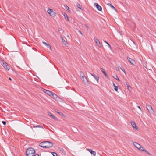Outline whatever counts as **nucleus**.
Here are the masks:
<instances>
[{"label": "nucleus", "instance_id": "nucleus-1", "mask_svg": "<svg viewBox=\"0 0 156 156\" xmlns=\"http://www.w3.org/2000/svg\"><path fill=\"white\" fill-rule=\"evenodd\" d=\"M39 146L44 148H50L53 147V143L50 141H44L41 143Z\"/></svg>", "mask_w": 156, "mask_h": 156}, {"label": "nucleus", "instance_id": "nucleus-2", "mask_svg": "<svg viewBox=\"0 0 156 156\" xmlns=\"http://www.w3.org/2000/svg\"><path fill=\"white\" fill-rule=\"evenodd\" d=\"M35 152V150L32 147L27 149L26 151L27 156H33Z\"/></svg>", "mask_w": 156, "mask_h": 156}, {"label": "nucleus", "instance_id": "nucleus-3", "mask_svg": "<svg viewBox=\"0 0 156 156\" xmlns=\"http://www.w3.org/2000/svg\"><path fill=\"white\" fill-rule=\"evenodd\" d=\"M146 108L147 109L150 113L153 114L154 112V110L152 107L150 105H146Z\"/></svg>", "mask_w": 156, "mask_h": 156}, {"label": "nucleus", "instance_id": "nucleus-4", "mask_svg": "<svg viewBox=\"0 0 156 156\" xmlns=\"http://www.w3.org/2000/svg\"><path fill=\"white\" fill-rule=\"evenodd\" d=\"M1 64L6 69L9 70V66L8 64L4 61H2L1 62Z\"/></svg>", "mask_w": 156, "mask_h": 156}, {"label": "nucleus", "instance_id": "nucleus-5", "mask_svg": "<svg viewBox=\"0 0 156 156\" xmlns=\"http://www.w3.org/2000/svg\"><path fill=\"white\" fill-rule=\"evenodd\" d=\"M47 12L52 17H54L55 16V13L51 9H49L48 10Z\"/></svg>", "mask_w": 156, "mask_h": 156}, {"label": "nucleus", "instance_id": "nucleus-6", "mask_svg": "<svg viewBox=\"0 0 156 156\" xmlns=\"http://www.w3.org/2000/svg\"><path fill=\"white\" fill-rule=\"evenodd\" d=\"M94 41L96 43V44L97 45L98 47L100 48L101 47V43L99 41L98 39L96 37H95L94 38Z\"/></svg>", "mask_w": 156, "mask_h": 156}, {"label": "nucleus", "instance_id": "nucleus-7", "mask_svg": "<svg viewBox=\"0 0 156 156\" xmlns=\"http://www.w3.org/2000/svg\"><path fill=\"white\" fill-rule=\"evenodd\" d=\"M41 90L44 92L46 93L47 95H48L50 96H51V94H52V92L51 91L46 90L45 89H44L43 88H42Z\"/></svg>", "mask_w": 156, "mask_h": 156}, {"label": "nucleus", "instance_id": "nucleus-8", "mask_svg": "<svg viewBox=\"0 0 156 156\" xmlns=\"http://www.w3.org/2000/svg\"><path fill=\"white\" fill-rule=\"evenodd\" d=\"M127 59L128 61L131 63L132 64L134 65L135 64V61L133 59H132L129 57H127Z\"/></svg>", "mask_w": 156, "mask_h": 156}, {"label": "nucleus", "instance_id": "nucleus-9", "mask_svg": "<svg viewBox=\"0 0 156 156\" xmlns=\"http://www.w3.org/2000/svg\"><path fill=\"white\" fill-rule=\"evenodd\" d=\"M91 75L95 79L98 83L99 78L98 76L95 75L93 73H91Z\"/></svg>", "mask_w": 156, "mask_h": 156}, {"label": "nucleus", "instance_id": "nucleus-10", "mask_svg": "<svg viewBox=\"0 0 156 156\" xmlns=\"http://www.w3.org/2000/svg\"><path fill=\"white\" fill-rule=\"evenodd\" d=\"M133 144L134 146L138 149H140V148H141V146L138 143L134 142L133 143Z\"/></svg>", "mask_w": 156, "mask_h": 156}, {"label": "nucleus", "instance_id": "nucleus-11", "mask_svg": "<svg viewBox=\"0 0 156 156\" xmlns=\"http://www.w3.org/2000/svg\"><path fill=\"white\" fill-rule=\"evenodd\" d=\"M94 6L96 7L98 10L100 11L102 10V7L97 3H95L94 4Z\"/></svg>", "mask_w": 156, "mask_h": 156}, {"label": "nucleus", "instance_id": "nucleus-12", "mask_svg": "<svg viewBox=\"0 0 156 156\" xmlns=\"http://www.w3.org/2000/svg\"><path fill=\"white\" fill-rule=\"evenodd\" d=\"M83 82L85 84L87 83H88L86 77L85 76H83L81 77Z\"/></svg>", "mask_w": 156, "mask_h": 156}, {"label": "nucleus", "instance_id": "nucleus-13", "mask_svg": "<svg viewBox=\"0 0 156 156\" xmlns=\"http://www.w3.org/2000/svg\"><path fill=\"white\" fill-rule=\"evenodd\" d=\"M87 150L91 154L94 155V156H95L96 153L95 151H92L91 149H87Z\"/></svg>", "mask_w": 156, "mask_h": 156}, {"label": "nucleus", "instance_id": "nucleus-14", "mask_svg": "<svg viewBox=\"0 0 156 156\" xmlns=\"http://www.w3.org/2000/svg\"><path fill=\"white\" fill-rule=\"evenodd\" d=\"M58 150L62 153V155H65L66 154V152L64 150V149L61 147H59L58 148Z\"/></svg>", "mask_w": 156, "mask_h": 156}, {"label": "nucleus", "instance_id": "nucleus-15", "mask_svg": "<svg viewBox=\"0 0 156 156\" xmlns=\"http://www.w3.org/2000/svg\"><path fill=\"white\" fill-rule=\"evenodd\" d=\"M131 123L132 126V127L134 128H136L137 127L136 125L134 122L133 121H131Z\"/></svg>", "mask_w": 156, "mask_h": 156}, {"label": "nucleus", "instance_id": "nucleus-16", "mask_svg": "<svg viewBox=\"0 0 156 156\" xmlns=\"http://www.w3.org/2000/svg\"><path fill=\"white\" fill-rule=\"evenodd\" d=\"M60 37H61V39H62V41L63 43L66 46V44H68L67 42L65 41V40L64 39L63 37L62 36H60Z\"/></svg>", "mask_w": 156, "mask_h": 156}, {"label": "nucleus", "instance_id": "nucleus-17", "mask_svg": "<svg viewBox=\"0 0 156 156\" xmlns=\"http://www.w3.org/2000/svg\"><path fill=\"white\" fill-rule=\"evenodd\" d=\"M100 70H101V71L104 73V74L105 75V76H107L105 71V70L104 69H103L102 68H101Z\"/></svg>", "mask_w": 156, "mask_h": 156}, {"label": "nucleus", "instance_id": "nucleus-18", "mask_svg": "<svg viewBox=\"0 0 156 156\" xmlns=\"http://www.w3.org/2000/svg\"><path fill=\"white\" fill-rule=\"evenodd\" d=\"M51 97H53L54 98H57V96L55 94H53L52 93V94H51Z\"/></svg>", "mask_w": 156, "mask_h": 156}, {"label": "nucleus", "instance_id": "nucleus-19", "mask_svg": "<svg viewBox=\"0 0 156 156\" xmlns=\"http://www.w3.org/2000/svg\"><path fill=\"white\" fill-rule=\"evenodd\" d=\"M64 13V16L65 19L66 20H67L68 21H69V18L67 14L65 13Z\"/></svg>", "mask_w": 156, "mask_h": 156}, {"label": "nucleus", "instance_id": "nucleus-20", "mask_svg": "<svg viewBox=\"0 0 156 156\" xmlns=\"http://www.w3.org/2000/svg\"><path fill=\"white\" fill-rule=\"evenodd\" d=\"M76 5L78 8L81 9L82 10H83L82 9V6L79 4L77 3L76 4Z\"/></svg>", "mask_w": 156, "mask_h": 156}, {"label": "nucleus", "instance_id": "nucleus-21", "mask_svg": "<svg viewBox=\"0 0 156 156\" xmlns=\"http://www.w3.org/2000/svg\"><path fill=\"white\" fill-rule=\"evenodd\" d=\"M108 5L109 6H111V7L114 10H116V9L110 3H109L108 4Z\"/></svg>", "mask_w": 156, "mask_h": 156}, {"label": "nucleus", "instance_id": "nucleus-22", "mask_svg": "<svg viewBox=\"0 0 156 156\" xmlns=\"http://www.w3.org/2000/svg\"><path fill=\"white\" fill-rule=\"evenodd\" d=\"M115 79H116V80H117L118 81H120V80L119 79V78L117 76V75H115L113 77Z\"/></svg>", "mask_w": 156, "mask_h": 156}, {"label": "nucleus", "instance_id": "nucleus-23", "mask_svg": "<svg viewBox=\"0 0 156 156\" xmlns=\"http://www.w3.org/2000/svg\"><path fill=\"white\" fill-rule=\"evenodd\" d=\"M56 112H57V113H58V114H59L60 115H64L62 113V112H58V110H57V111H55Z\"/></svg>", "mask_w": 156, "mask_h": 156}, {"label": "nucleus", "instance_id": "nucleus-24", "mask_svg": "<svg viewBox=\"0 0 156 156\" xmlns=\"http://www.w3.org/2000/svg\"><path fill=\"white\" fill-rule=\"evenodd\" d=\"M80 76L81 77H82V76H85L83 73V72H82V71H81L80 72Z\"/></svg>", "mask_w": 156, "mask_h": 156}, {"label": "nucleus", "instance_id": "nucleus-25", "mask_svg": "<svg viewBox=\"0 0 156 156\" xmlns=\"http://www.w3.org/2000/svg\"><path fill=\"white\" fill-rule=\"evenodd\" d=\"M34 128H37V127H39L41 128H43V127L42 126H40V125H37L36 126H34Z\"/></svg>", "mask_w": 156, "mask_h": 156}, {"label": "nucleus", "instance_id": "nucleus-26", "mask_svg": "<svg viewBox=\"0 0 156 156\" xmlns=\"http://www.w3.org/2000/svg\"><path fill=\"white\" fill-rule=\"evenodd\" d=\"M138 149L139 150H140V151H144L146 150L145 149H144L143 147L141 146V148H140V149Z\"/></svg>", "mask_w": 156, "mask_h": 156}, {"label": "nucleus", "instance_id": "nucleus-27", "mask_svg": "<svg viewBox=\"0 0 156 156\" xmlns=\"http://www.w3.org/2000/svg\"><path fill=\"white\" fill-rule=\"evenodd\" d=\"M120 69H121V70L125 73H126V72L125 71V70L124 69L122 68V66H121V67H120Z\"/></svg>", "mask_w": 156, "mask_h": 156}, {"label": "nucleus", "instance_id": "nucleus-28", "mask_svg": "<svg viewBox=\"0 0 156 156\" xmlns=\"http://www.w3.org/2000/svg\"><path fill=\"white\" fill-rule=\"evenodd\" d=\"M46 46H47V48H50L51 50V47L48 44Z\"/></svg>", "mask_w": 156, "mask_h": 156}, {"label": "nucleus", "instance_id": "nucleus-29", "mask_svg": "<svg viewBox=\"0 0 156 156\" xmlns=\"http://www.w3.org/2000/svg\"><path fill=\"white\" fill-rule=\"evenodd\" d=\"M126 84L127 86V88L128 89H129V88L130 87L129 85L128 84V83L127 82H126Z\"/></svg>", "mask_w": 156, "mask_h": 156}, {"label": "nucleus", "instance_id": "nucleus-30", "mask_svg": "<svg viewBox=\"0 0 156 156\" xmlns=\"http://www.w3.org/2000/svg\"><path fill=\"white\" fill-rule=\"evenodd\" d=\"M65 7L66 9L67 10H69V7H68L67 5H65Z\"/></svg>", "mask_w": 156, "mask_h": 156}, {"label": "nucleus", "instance_id": "nucleus-31", "mask_svg": "<svg viewBox=\"0 0 156 156\" xmlns=\"http://www.w3.org/2000/svg\"><path fill=\"white\" fill-rule=\"evenodd\" d=\"M52 154L53 155V156H58L57 153L55 152H53Z\"/></svg>", "mask_w": 156, "mask_h": 156}, {"label": "nucleus", "instance_id": "nucleus-32", "mask_svg": "<svg viewBox=\"0 0 156 156\" xmlns=\"http://www.w3.org/2000/svg\"><path fill=\"white\" fill-rule=\"evenodd\" d=\"M114 89H115V90L116 91H117V90H118V87L117 86H116V87H115Z\"/></svg>", "mask_w": 156, "mask_h": 156}, {"label": "nucleus", "instance_id": "nucleus-33", "mask_svg": "<svg viewBox=\"0 0 156 156\" xmlns=\"http://www.w3.org/2000/svg\"><path fill=\"white\" fill-rule=\"evenodd\" d=\"M2 122L4 125H6V122H5L4 121H2Z\"/></svg>", "mask_w": 156, "mask_h": 156}, {"label": "nucleus", "instance_id": "nucleus-34", "mask_svg": "<svg viewBox=\"0 0 156 156\" xmlns=\"http://www.w3.org/2000/svg\"><path fill=\"white\" fill-rule=\"evenodd\" d=\"M147 154H149V152L147 150H145V151H144Z\"/></svg>", "mask_w": 156, "mask_h": 156}, {"label": "nucleus", "instance_id": "nucleus-35", "mask_svg": "<svg viewBox=\"0 0 156 156\" xmlns=\"http://www.w3.org/2000/svg\"><path fill=\"white\" fill-rule=\"evenodd\" d=\"M104 42L105 43H106L107 44H108V45H109V43H108L107 42V41H105V40H104Z\"/></svg>", "mask_w": 156, "mask_h": 156}, {"label": "nucleus", "instance_id": "nucleus-36", "mask_svg": "<svg viewBox=\"0 0 156 156\" xmlns=\"http://www.w3.org/2000/svg\"><path fill=\"white\" fill-rule=\"evenodd\" d=\"M52 117L54 119H56V118L54 116V115H52Z\"/></svg>", "mask_w": 156, "mask_h": 156}, {"label": "nucleus", "instance_id": "nucleus-37", "mask_svg": "<svg viewBox=\"0 0 156 156\" xmlns=\"http://www.w3.org/2000/svg\"><path fill=\"white\" fill-rule=\"evenodd\" d=\"M43 43L44 44L46 45H47L48 44H47L46 42H43Z\"/></svg>", "mask_w": 156, "mask_h": 156}, {"label": "nucleus", "instance_id": "nucleus-38", "mask_svg": "<svg viewBox=\"0 0 156 156\" xmlns=\"http://www.w3.org/2000/svg\"><path fill=\"white\" fill-rule=\"evenodd\" d=\"M79 33H80V34H81L82 35H83V33L80 31V30H79Z\"/></svg>", "mask_w": 156, "mask_h": 156}, {"label": "nucleus", "instance_id": "nucleus-39", "mask_svg": "<svg viewBox=\"0 0 156 156\" xmlns=\"http://www.w3.org/2000/svg\"><path fill=\"white\" fill-rule=\"evenodd\" d=\"M137 107L138 108H139V109H140L141 110V108L139 106H137Z\"/></svg>", "mask_w": 156, "mask_h": 156}, {"label": "nucleus", "instance_id": "nucleus-40", "mask_svg": "<svg viewBox=\"0 0 156 156\" xmlns=\"http://www.w3.org/2000/svg\"><path fill=\"white\" fill-rule=\"evenodd\" d=\"M48 115H50V116H52V115H53L51 113H49V114H48Z\"/></svg>", "mask_w": 156, "mask_h": 156}, {"label": "nucleus", "instance_id": "nucleus-41", "mask_svg": "<svg viewBox=\"0 0 156 156\" xmlns=\"http://www.w3.org/2000/svg\"><path fill=\"white\" fill-rule=\"evenodd\" d=\"M85 26L87 28H89V27L87 25H85Z\"/></svg>", "mask_w": 156, "mask_h": 156}, {"label": "nucleus", "instance_id": "nucleus-42", "mask_svg": "<svg viewBox=\"0 0 156 156\" xmlns=\"http://www.w3.org/2000/svg\"><path fill=\"white\" fill-rule=\"evenodd\" d=\"M113 85L114 87H115L116 86L115 85V83H113Z\"/></svg>", "mask_w": 156, "mask_h": 156}, {"label": "nucleus", "instance_id": "nucleus-43", "mask_svg": "<svg viewBox=\"0 0 156 156\" xmlns=\"http://www.w3.org/2000/svg\"><path fill=\"white\" fill-rule=\"evenodd\" d=\"M108 45L109 48H110L111 49H112L111 47V46L109 44V45Z\"/></svg>", "mask_w": 156, "mask_h": 156}, {"label": "nucleus", "instance_id": "nucleus-44", "mask_svg": "<svg viewBox=\"0 0 156 156\" xmlns=\"http://www.w3.org/2000/svg\"><path fill=\"white\" fill-rule=\"evenodd\" d=\"M33 156H39V155L38 154H36L34 155Z\"/></svg>", "mask_w": 156, "mask_h": 156}, {"label": "nucleus", "instance_id": "nucleus-45", "mask_svg": "<svg viewBox=\"0 0 156 156\" xmlns=\"http://www.w3.org/2000/svg\"><path fill=\"white\" fill-rule=\"evenodd\" d=\"M148 154L149 155L151 156L152 155V154H151L150 153H149V154Z\"/></svg>", "mask_w": 156, "mask_h": 156}, {"label": "nucleus", "instance_id": "nucleus-46", "mask_svg": "<svg viewBox=\"0 0 156 156\" xmlns=\"http://www.w3.org/2000/svg\"><path fill=\"white\" fill-rule=\"evenodd\" d=\"M58 30H59V31H60V30H61V28H58Z\"/></svg>", "mask_w": 156, "mask_h": 156}, {"label": "nucleus", "instance_id": "nucleus-47", "mask_svg": "<svg viewBox=\"0 0 156 156\" xmlns=\"http://www.w3.org/2000/svg\"><path fill=\"white\" fill-rule=\"evenodd\" d=\"M67 37L68 38H69V35H67Z\"/></svg>", "mask_w": 156, "mask_h": 156}, {"label": "nucleus", "instance_id": "nucleus-48", "mask_svg": "<svg viewBox=\"0 0 156 156\" xmlns=\"http://www.w3.org/2000/svg\"><path fill=\"white\" fill-rule=\"evenodd\" d=\"M9 79L10 80H12V79H11V78H9Z\"/></svg>", "mask_w": 156, "mask_h": 156}, {"label": "nucleus", "instance_id": "nucleus-49", "mask_svg": "<svg viewBox=\"0 0 156 156\" xmlns=\"http://www.w3.org/2000/svg\"><path fill=\"white\" fill-rule=\"evenodd\" d=\"M133 43H134V44H135V42H134L133 41Z\"/></svg>", "mask_w": 156, "mask_h": 156}]
</instances>
